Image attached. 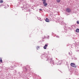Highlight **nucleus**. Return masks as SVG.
Wrapping results in <instances>:
<instances>
[{
    "label": "nucleus",
    "mask_w": 79,
    "mask_h": 79,
    "mask_svg": "<svg viewBox=\"0 0 79 79\" xmlns=\"http://www.w3.org/2000/svg\"><path fill=\"white\" fill-rule=\"evenodd\" d=\"M71 66H72V67H73V68H76V66H77L76 65V64L73 63H71Z\"/></svg>",
    "instance_id": "1"
},
{
    "label": "nucleus",
    "mask_w": 79,
    "mask_h": 79,
    "mask_svg": "<svg viewBox=\"0 0 79 79\" xmlns=\"http://www.w3.org/2000/svg\"><path fill=\"white\" fill-rule=\"evenodd\" d=\"M77 24H79V21H77Z\"/></svg>",
    "instance_id": "12"
},
{
    "label": "nucleus",
    "mask_w": 79,
    "mask_h": 79,
    "mask_svg": "<svg viewBox=\"0 0 79 79\" xmlns=\"http://www.w3.org/2000/svg\"><path fill=\"white\" fill-rule=\"evenodd\" d=\"M3 0H1L0 1V3H3Z\"/></svg>",
    "instance_id": "9"
},
{
    "label": "nucleus",
    "mask_w": 79,
    "mask_h": 79,
    "mask_svg": "<svg viewBox=\"0 0 79 79\" xmlns=\"http://www.w3.org/2000/svg\"><path fill=\"white\" fill-rule=\"evenodd\" d=\"M45 21H46V22H47L48 23H49V22H50L49 19H48V18L46 19Z\"/></svg>",
    "instance_id": "5"
},
{
    "label": "nucleus",
    "mask_w": 79,
    "mask_h": 79,
    "mask_svg": "<svg viewBox=\"0 0 79 79\" xmlns=\"http://www.w3.org/2000/svg\"><path fill=\"white\" fill-rule=\"evenodd\" d=\"M66 11L67 12H70L71 11V9H70L69 8H67L66 9Z\"/></svg>",
    "instance_id": "2"
},
{
    "label": "nucleus",
    "mask_w": 79,
    "mask_h": 79,
    "mask_svg": "<svg viewBox=\"0 0 79 79\" xmlns=\"http://www.w3.org/2000/svg\"><path fill=\"white\" fill-rule=\"evenodd\" d=\"M40 11H42V9H40Z\"/></svg>",
    "instance_id": "13"
},
{
    "label": "nucleus",
    "mask_w": 79,
    "mask_h": 79,
    "mask_svg": "<svg viewBox=\"0 0 79 79\" xmlns=\"http://www.w3.org/2000/svg\"><path fill=\"white\" fill-rule=\"evenodd\" d=\"M76 32H79V29H77L76 30Z\"/></svg>",
    "instance_id": "7"
},
{
    "label": "nucleus",
    "mask_w": 79,
    "mask_h": 79,
    "mask_svg": "<svg viewBox=\"0 0 79 79\" xmlns=\"http://www.w3.org/2000/svg\"><path fill=\"white\" fill-rule=\"evenodd\" d=\"M0 62L1 63H3V61H2V58L1 57H0Z\"/></svg>",
    "instance_id": "6"
},
{
    "label": "nucleus",
    "mask_w": 79,
    "mask_h": 79,
    "mask_svg": "<svg viewBox=\"0 0 79 79\" xmlns=\"http://www.w3.org/2000/svg\"><path fill=\"white\" fill-rule=\"evenodd\" d=\"M47 47H48V44H45V46L44 47V49H47Z\"/></svg>",
    "instance_id": "4"
},
{
    "label": "nucleus",
    "mask_w": 79,
    "mask_h": 79,
    "mask_svg": "<svg viewBox=\"0 0 79 79\" xmlns=\"http://www.w3.org/2000/svg\"><path fill=\"white\" fill-rule=\"evenodd\" d=\"M43 4L45 7H46V6L48 5L47 3L46 2H43Z\"/></svg>",
    "instance_id": "3"
},
{
    "label": "nucleus",
    "mask_w": 79,
    "mask_h": 79,
    "mask_svg": "<svg viewBox=\"0 0 79 79\" xmlns=\"http://www.w3.org/2000/svg\"><path fill=\"white\" fill-rule=\"evenodd\" d=\"M40 47L39 46H37V50H39V49Z\"/></svg>",
    "instance_id": "10"
},
{
    "label": "nucleus",
    "mask_w": 79,
    "mask_h": 79,
    "mask_svg": "<svg viewBox=\"0 0 79 79\" xmlns=\"http://www.w3.org/2000/svg\"><path fill=\"white\" fill-rule=\"evenodd\" d=\"M57 2H58V3H60V1H61L60 0H56Z\"/></svg>",
    "instance_id": "8"
},
{
    "label": "nucleus",
    "mask_w": 79,
    "mask_h": 79,
    "mask_svg": "<svg viewBox=\"0 0 79 79\" xmlns=\"http://www.w3.org/2000/svg\"><path fill=\"white\" fill-rule=\"evenodd\" d=\"M42 1L43 2H46V0H42Z\"/></svg>",
    "instance_id": "11"
}]
</instances>
